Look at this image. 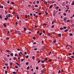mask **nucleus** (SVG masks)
<instances>
[{"label": "nucleus", "instance_id": "nucleus-1", "mask_svg": "<svg viewBox=\"0 0 74 74\" xmlns=\"http://www.w3.org/2000/svg\"><path fill=\"white\" fill-rule=\"evenodd\" d=\"M41 72L42 73H43V74H44V73H45V71L44 70H42L41 71Z\"/></svg>", "mask_w": 74, "mask_h": 74}, {"label": "nucleus", "instance_id": "nucleus-2", "mask_svg": "<svg viewBox=\"0 0 74 74\" xmlns=\"http://www.w3.org/2000/svg\"><path fill=\"white\" fill-rule=\"evenodd\" d=\"M67 20V19L66 18L64 17L63 18V21H66V20Z\"/></svg>", "mask_w": 74, "mask_h": 74}, {"label": "nucleus", "instance_id": "nucleus-3", "mask_svg": "<svg viewBox=\"0 0 74 74\" xmlns=\"http://www.w3.org/2000/svg\"><path fill=\"white\" fill-rule=\"evenodd\" d=\"M66 7L69 10L70 8L69 7V6H68L67 5H66Z\"/></svg>", "mask_w": 74, "mask_h": 74}, {"label": "nucleus", "instance_id": "nucleus-4", "mask_svg": "<svg viewBox=\"0 0 74 74\" xmlns=\"http://www.w3.org/2000/svg\"><path fill=\"white\" fill-rule=\"evenodd\" d=\"M53 7V5H51L49 7V9H50V8H52Z\"/></svg>", "mask_w": 74, "mask_h": 74}, {"label": "nucleus", "instance_id": "nucleus-5", "mask_svg": "<svg viewBox=\"0 0 74 74\" xmlns=\"http://www.w3.org/2000/svg\"><path fill=\"white\" fill-rule=\"evenodd\" d=\"M16 16H17V19H19V16H18V15L17 14Z\"/></svg>", "mask_w": 74, "mask_h": 74}, {"label": "nucleus", "instance_id": "nucleus-6", "mask_svg": "<svg viewBox=\"0 0 74 74\" xmlns=\"http://www.w3.org/2000/svg\"><path fill=\"white\" fill-rule=\"evenodd\" d=\"M44 3L45 5H47V2L45 1L44 2Z\"/></svg>", "mask_w": 74, "mask_h": 74}, {"label": "nucleus", "instance_id": "nucleus-7", "mask_svg": "<svg viewBox=\"0 0 74 74\" xmlns=\"http://www.w3.org/2000/svg\"><path fill=\"white\" fill-rule=\"evenodd\" d=\"M10 55L11 56H13V55H14V54H13V53H12L10 54Z\"/></svg>", "mask_w": 74, "mask_h": 74}, {"label": "nucleus", "instance_id": "nucleus-8", "mask_svg": "<svg viewBox=\"0 0 74 74\" xmlns=\"http://www.w3.org/2000/svg\"><path fill=\"white\" fill-rule=\"evenodd\" d=\"M59 6H57L55 8L56 9H58V10L59 9Z\"/></svg>", "mask_w": 74, "mask_h": 74}, {"label": "nucleus", "instance_id": "nucleus-9", "mask_svg": "<svg viewBox=\"0 0 74 74\" xmlns=\"http://www.w3.org/2000/svg\"><path fill=\"white\" fill-rule=\"evenodd\" d=\"M3 26L5 27H7V26H6V25L4 24H3Z\"/></svg>", "mask_w": 74, "mask_h": 74}, {"label": "nucleus", "instance_id": "nucleus-10", "mask_svg": "<svg viewBox=\"0 0 74 74\" xmlns=\"http://www.w3.org/2000/svg\"><path fill=\"white\" fill-rule=\"evenodd\" d=\"M18 34H19V35L21 34V33L20 32H18Z\"/></svg>", "mask_w": 74, "mask_h": 74}, {"label": "nucleus", "instance_id": "nucleus-11", "mask_svg": "<svg viewBox=\"0 0 74 74\" xmlns=\"http://www.w3.org/2000/svg\"><path fill=\"white\" fill-rule=\"evenodd\" d=\"M74 5V1H73L72 2V5Z\"/></svg>", "mask_w": 74, "mask_h": 74}, {"label": "nucleus", "instance_id": "nucleus-12", "mask_svg": "<svg viewBox=\"0 0 74 74\" xmlns=\"http://www.w3.org/2000/svg\"><path fill=\"white\" fill-rule=\"evenodd\" d=\"M63 28L64 29H66V28H67V27H66V26H64L63 27Z\"/></svg>", "mask_w": 74, "mask_h": 74}, {"label": "nucleus", "instance_id": "nucleus-13", "mask_svg": "<svg viewBox=\"0 0 74 74\" xmlns=\"http://www.w3.org/2000/svg\"><path fill=\"white\" fill-rule=\"evenodd\" d=\"M12 73H13V74H16V72H13Z\"/></svg>", "mask_w": 74, "mask_h": 74}, {"label": "nucleus", "instance_id": "nucleus-14", "mask_svg": "<svg viewBox=\"0 0 74 74\" xmlns=\"http://www.w3.org/2000/svg\"><path fill=\"white\" fill-rule=\"evenodd\" d=\"M69 36H73V34L71 33V34H69Z\"/></svg>", "mask_w": 74, "mask_h": 74}, {"label": "nucleus", "instance_id": "nucleus-15", "mask_svg": "<svg viewBox=\"0 0 74 74\" xmlns=\"http://www.w3.org/2000/svg\"><path fill=\"white\" fill-rule=\"evenodd\" d=\"M15 67L16 69H18V66H15Z\"/></svg>", "mask_w": 74, "mask_h": 74}, {"label": "nucleus", "instance_id": "nucleus-16", "mask_svg": "<svg viewBox=\"0 0 74 74\" xmlns=\"http://www.w3.org/2000/svg\"><path fill=\"white\" fill-rule=\"evenodd\" d=\"M45 13L46 15H48V13L47 12V11H45Z\"/></svg>", "mask_w": 74, "mask_h": 74}, {"label": "nucleus", "instance_id": "nucleus-17", "mask_svg": "<svg viewBox=\"0 0 74 74\" xmlns=\"http://www.w3.org/2000/svg\"><path fill=\"white\" fill-rule=\"evenodd\" d=\"M25 60V59H21V62H23V60Z\"/></svg>", "mask_w": 74, "mask_h": 74}, {"label": "nucleus", "instance_id": "nucleus-18", "mask_svg": "<svg viewBox=\"0 0 74 74\" xmlns=\"http://www.w3.org/2000/svg\"><path fill=\"white\" fill-rule=\"evenodd\" d=\"M25 17L26 18H27V15L26 14L25 16Z\"/></svg>", "mask_w": 74, "mask_h": 74}, {"label": "nucleus", "instance_id": "nucleus-19", "mask_svg": "<svg viewBox=\"0 0 74 74\" xmlns=\"http://www.w3.org/2000/svg\"><path fill=\"white\" fill-rule=\"evenodd\" d=\"M0 8H3V6L1 5L0 6Z\"/></svg>", "mask_w": 74, "mask_h": 74}, {"label": "nucleus", "instance_id": "nucleus-20", "mask_svg": "<svg viewBox=\"0 0 74 74\" xmlns=\"http://www.w3.org/2000/svg\"><path fill=\"white\" fill-rule=\"evenodd\" d=\"M32 59H35V56H34L32 57Z\"/></svg>", "mask_w": 74, "mask_h": 74}, {"label": "nucleus", "instance_id": "nucleus-21", "mask_svg": "<svg viewBox=\"0 0 74 74\" xmlns=\"http://www.w3.org/2000/svg\"><path fill=\"white\" fill-rule=\"evenodd\" d=\"M12 4H13V5H14L15 4V3H14L13 2H12Z\"/></svg>", "mask_w": 74, "mask_h": 74}, {"label": "nucleus", "instance_id": "nucleus-22", "mask_svg": "<svg viewBox=\"0 0 74 74\" xmlns=\"http://www.w3.org/2000/svg\"><path fill=\"white\" fill-rule=\"evenodd\" d=\"M24 31L25 32V31H26V28L25 27H24Z\"/></svg>", "mask_w": 74, "mask_h": 74}, {"label": "nucleus", "instance_id": "nucleus-23", "mask_svg": "<svg viewBox=\"0 0 74 74\" xmlns=\"http://www.w3.org/2000/svg\"><path fill=\"white\" fill-rule=\"evenodd\" d=\"M40 62H41V60H39L38 61V63H40Z\"/></svg>", "mask_w": 74, "mask_h": 74}, {"label": "nucleus", "instance_id": "nucleus-24", "mask_svg": "<svg viewBox=\"0 0 74 74\" xmlns=\"http://www.w3.org/2000/svg\"><path fill=\"white\" fill-rule=\"evenodd\" d=\"M55 22V21H53L52 22V25H53V23Z\"/></svg>", "mask_w": 74, "mask_h": 74}, {"label": "nucleus", "instance_id": "nucleus-25", "mask_svg": "<svg viewBox=\"0 0 74 74\" xmlns=\"http://www.w3.org/2000/svg\"><path fill=\"white\" fill-rule=\"evenodd\" d=\"M6 18L8 19V14H7V16H6Z\"/></svg>", "mask_w": 74, "mask_h": 74}, {"label": "nucleus", "instance_id": "nucleus-26", "mask_svg": "<svg viewBox=\"0 0 74 74\" xmlns=\"http://www.w3.org/2000/svg\"><path fill=\"white\" fill-rule=\"evenodd\" d=\"M9 39H10V38L8 37H7L6 38V40H9Z\"/></svg>", "mask_w": 74, "mask_h": 74}, {"label": "nucleus", "instance_id": "nucleus-27", "mask_svg": "<svg viewBox=\"0 0 74 74\" xmlns=\"http://www.w3.org/2000/svg\"><path fill=\"white\" fill-rule=\"evenodd\" d=\"M41 35H42V33H40V34H39V35L40 36Z\"/></svg>", "mask_w": 74, "mask_h": 74}, {"label": "nucleus", "instance_id": "nucleus-28", "mask_svg": "<svg viewBox=\"0 0 74 74\" xmlns=\"http://www.w3.org/2000/svg\"><path fill=\"white\" fill-rule=\"evenodd\" d=\"M7 33L8 34H10V31H8L7 32Z\"/></svg>", "mask_w": 74, "mask_h": 74}, {"label": "nucleus", "instance_id": "nucleus-29", "mask_svg": "<svg viewBox=\"0 0 74 74\" xmlns=\"http://www.w3.org/2000/svg\"><path fill=\"white\" fill-rule=\"evenodd\" d=\"M72 60V59H71V58H69V60L70 61H71Z\"/></svg>", "mask_w": 74, "mask_h": 74}, {"label": "nucleus", "instance_id": "nucleus-30", "mask_svg": "<svg viewBox=\"0 0 74 74\" xmlns=\"http://www.w3.org/2000/svg\"><path fill=\"white\" fill-rule=\"evenodd\" d=\"M53 42L54 43H56V40H54L53 41Z\"/></svg>", "mask_w": 74, "mask_h": 74}, {"label": "nucleus", "instance_id": "nucleus-31", "mask_svg": "<svg viewBox=\"0 0 74 74\" xmlns=\"http://www.w3.org/2000/svg\"><path fill=\"white\" fill-rule=\"evenodd\" d=\"M64 32H68V29H66L64 31Z\"/></svg>", "mask_w": 74, "mask_h": 74}, {"label": "nucleus", "instance_id": "nucleus-32", "mask_svg": "<svg viewBox=\"0 0 74 74\" xmlns=\"http://www.w3.org/2000/svg\"><path fill=\"white\" fill-rule=\"evenodd\" d=\"M63 28H62V27H61L60 28V30H63Z\"/></svg>", "mask_w": 74, "mask_h": 74}, {"label": "nucleus", "instance_id": "nucleus-33", "mask_svg": "<svg viewBox=\"0 0 74 74\" xmlns=\"http://www.w3.org/2000/svg\"><path fill=\"white\" fill-rule=\"evenodd\" d=\"M5 74H7V71H5Z\"/></svg>", "mask_w": 74, "mask_h": 74}, {"label": "nucleus", "instance_id": "nucleus-34", "mask_svg": "<svg viewBox=\"0 0 74 74\" xmlns=\"http://www.w3.org/2000/svg\"><path fill=\"white\" fill-rule=\"evenodd\" d=\"M63 15H64V16H66V13H64Z\"/></svg>", "mask_w": 74, "mask_h": 74}, {"label": "nucleus", "instance_id": "nucleus-35", "mask_svg": "<svg viewBox=\"0 0 74 74\" xmlns=\"http://www.w3.org/2000/svg\"><path fill=\"white\" fill-rule=\"evenodd\" d=\"M26 65H28V64H29V62H27L26 63Z\"/></svg>", "mask_w": 74, "mask_h": 74}, {"label": "nucleus", "instance_id": "nucleus-36", "mask_svg": "<svg viewBox=\"0 0 74 74\" xmlns=\"http://www.w3.org/2000/svg\"><path fill=\"white\" fill-rule=\"evenodd\" d=\"M33 40H36V38L35 37H33Z\"/></svg>", "mask_w": 74, "mask_h": 74}, {"label": "nucleus", "instance_id": "nucleus-37", "mask_svg": "<svg viewBox=\"0 0 74 74\" xmlns=\"http://www.w3.org/2000/svg\"><path fill=\"white\" fill-rule=\"evenodd\" d=\"M12 14H16V13H15V12L14 11L13 12Z\"/></svg>", "mask_w": 74, "mask_h": 74}, {"label": "nucleus", "instance_id": "nucleus-38", "mask_svg": "<svg viewBox=\"0 0 74 74\" xmlns=\"http://www.w3.org/2000/svg\"><path fill=\"white\" fill-rule=\"evenodd\" d=\"M29 58V56H28V55H27L26 56V58Z\"/></svg>", "mask_w": 74, "mask_h": 74}, {"label": "nucleus", "instance_id": "nucleus-39", "mask_svg": "<svg viewBox=\"0 0 74 74\" xmlns=\"http://www.w3.org/2000/svg\"><path fill=\"white\" fill-rule=\"evenodd\" d=\"M35 7H38V5H35Z\"/></svg>", "mask_w": 74, "mask_h": 74}, {"label": "nucleus", "instance_id": "nucleus-40", "mask_svg": "<svg viewBox=\"0 0 74 74\" xmlns=\"http://www.w3.org/2000/svg\"><path fill=\"white\" fill-rule=\"evenodd\" d=\"M51 61H52V59H50V60H49V62H51Z\"/></svg>", "mask_w": 74, "mask_h": 74}, {"label": "nucleus", "instance_id": "nucleus-41", "mask_svg": "<svg viewBox=\"0 0 74 74\" xmlns=\"http://www.w3.org/2000/svg\"><path fill=\"white\" fill-rule=\"evenodd\" d=\"M14 55H15V56H17V55H18V54L16 53V54H15Z\"/></svg>", "mask_w": 74, "mask_h": 74}, {"label": "nucleus", "instance_id": "nucleus-42", "mask_svg": "<svg viewBox=\"0 0 74 74\" xmlns=\"http://www.w3.org/2000/svg\"><path fill=\"white\" fill-rule=\"evenodd\" d=\"M45 30H44L43 31V33H45Z\"/></svg>", "mask_w": 74, "mask_h": 74}, {"label": "nucleus", "instance_id": "nucleus-43", "mask_svg": "<svg viewBox=\"0 0 74 74\" xmlns=\"http://www.w3.org/2000/svg\"><path fill=\"white\" fill-rule=\"evenodd\" d=\"M29 69V66H28L27 67V70H28Z\"/></svg>", "mask_w": 74, "mask_h": 74}, {"label": "nucleus", "instance_id": "nucleus-44", "mask_svg": "<svg viewBox=\"0 0 74 74\" xmlns=\"http://www.w3.org/2000/svg\"><path fill=\"white\" fill-rule=\"evenodd\" d=\"M24 54H25V55H26L27 54V52H25L24 53Z\"/></svg>", "mask_w": 74, "mask_h": 74}, {"label": "nucleus", "instance_id": "nucleus-45", "mask_svg": "<svg viewBox=\"0 0 74 74\" xmlns=\"http://www.w3.org/2000/svg\"><path fill=\"white\" fill-rule=\"evenodd\" d=\"M8 16L10 18V14H9L8 15Z\"/></svg>", "mask_w": 74, "mask_h": 74}, {"label": "nucleus", "instance_id": "nucleus-46", "mask_svg": "<svg viewBox=\"0 0 74 74\" xmlns=\"http://www.w3.org/2000/svg\"><path fill=\"white\" fill-rule=\"evenodd\" d=\"M37 49H38L37 48L34 49V50H35V51H36V50H37Z\"/></svg>", "mask_w": 74, "mask_h": 74}, {"label": "nucleus", "instance_id": "nucleus-47", "mask_svg": "<svg viewBox=\"0 0 74 74\" xmlns=\"http://www.w3.org/2000/svg\"><path fill=\"white\" fill-rule=\"evenodd\" d=\"M71 53H69V56H70V55H71Z\"/></svg>", "mask_w": 74, "mask_h": 74}, {"label": "nucleus", "instance_id": "nucleus-48", "mask_svg": "<svg viewBox=\"0 0 74 74\" xmlns=\"http://www.w3.org/2000/svg\"><path fill=\"white\" fill-rule=\"evenodd\" d=\"M10 65H12V63L11 62L10 64Z\"/></svg>", "mask_w": 74, "mask_h": 74}, {"label": "nucleus", "instance_id": "nucleus-49", "mask_svg": "<svg viewBox=\"0 0 74 74\" xmlns=\"http://www.w3.org/2000/svg\"><path fill=\"white\" fill-rule=\"evenodd\" d=\"M36 70H38V67H36Z\"/></svg>", "mask_w": 74, "mask_h": 74}, {"label": "nucleus", "instance_id": "nucleus-50", "mask_svg": "<svg viewBox=\"0 0 74 74\" xmlns=\"http://www.w3.org/2000/svg\"><path fill=\"white\" fill-rule=\"evenodd\" d=\"M60 73V70H59L58 71V74H59Z\"/></svg>", "mask_w": 74, "mask_h": 74}, {"label": "nucleus", "instance_id": "nucleus-51", "mask_svg": "<svg viewBox=\"0 0 74 74\" xmlns=\"http://www.w3.org/2000/svg\"><path fill=\"white\" fill-rule=\"evenodd\" d=\"M41 62L42 63H44V62L43 61H41Z\"/></svg>", "mask_w": 74, "mask_h": 74}, {"label": "nucleus", "instance_id": "nucleus-52", "mask_svg": "<svg viewBox=\"0 0 74 74\" xmlns=\"http://www.w3.org/2000/svg\"><path fill=\"white\" fill-rule=\"evenodd\" d=\"M39 15H41V13H38Z\"/></svg>", "mask_w": 74, "mask_h": 74}, {"label": "nucleus", "instance_id": "nucleus-53", "mask_svg": "<svg viewBox=\"0 0 74 74\" xmlns=\"http://www.w3.org/2000/svg\"><path fill=\"white\" fill-rule=\"evenodd\" d=\"M7 19H8V18H5V20H7Z\"/></svg>", "mask_w": 74, "mask_h": 74}, {"label": "nucleus", "instance_id": "nucleus-54", "mask_svg": "<svg viewBox=\"0 0 74 74\" xmlns=\"http://www.w3.org/2000/svg\"><path fill=\"white\" fill-rule=\"evenodd\" d=\"M74 24H73L72 25V27H74Z\"/></svg>", "mask_w": 74, "mask_h": 74}, {"label": "nucleus", "instance_id": "nucleus-55", "mask_svg": "<svg viewBox=\"0 0 74 74\" xmlns=\"http://www.w3.org/2000/svg\"><path fill=\"white\" fill-rule=\"evenodd\" d=\"M53 27H54V25H52V28H53Z\"/></svg>", "mask_w": 74, "mask_h": 74}, {"label": "nucleus", "instance_id": "nucleus-56", "mask_svg": "<svg viewBox=\"0 0 74 74\" xmlns=\"http://www.w3.org/2000/svg\"><path fill=\"white\" fill-rule=\"evenodd\" d=\"M37 4H39V1H37Z\"/></svg>", "mask_w": 74, "mask_h": 74}, {"label": "nucleus", "instance_id": "nucleus-57", "mask_svg": "<svg viewBox=\"0 0 74 74\" xmlns=\"http://www.w3.org/2000/svg\"><path fill=\"white\" fill-rule=\"evenodd\" d=\"M33 15L34 16H36V14H34Z\"/></svg>", "mask_w": 74, "mask_h": 74}, {"label": "nucleus", "instance_id": "nucleus-58", "mask_svg": "<svg viewBox=\"0 0 74 74\" xmlns=\"http://www.w3.org/2000/svg\"><path fill=\"white\" fill-rule=\"evenodd\" d=\"M7 3H8V4H10V1H8L7 2Z\"/></svg>", "mask_w": 74, "mask_h": 74}, {"label": "nucleus", "instance_id": "nucleus-59", "mask_svg": "<svg viewBox=\"0 0 74 74\" xmlns=\"http://www.w3.org/2000/svg\"><path fill=\"white\" fill-rule=\"evenodd\" d=\"M68 11H69V10L67 9V10H66L65 11H66V12H67Z\"/></svg>", "mask_w": 74, "mask_h": 74}, {"label": "nucleus", "instance_id": "nucleus-60", "mask_svg": "<svg viewBox=\"0 0 74 74\" xmlns=\"http://www.w3.org/2000/svg\"><path fill=\"white\" fill-rule=\"evenodd\" d=\"M16 64H17V65H19V64H18V63H16Z\"/></svg>", "mask_w": 74, "mask_h": 74}, {"label": "nucleus", "instance_id": "nucleus-61", "mask_svg": "<svg viewBox=\"0 0 74 74\" xmlns=\"http://www.w3.org/2000/svg\"><path fill=\"white\" fill-rule=\"evenodd\" d=\"M5 13L6 14H7V12L6 11H5Z\"/></svg>", "mask_w": 74, "mask_h": 74}, {"label": "nucleus", "instance_id": "nucleus-62", "mask_svg": "<svg viewBox=\"0 0 74 74\" xmlns=\"http://www.w3.org/2000/svg\"><path fill=\"white\" fill-rule=\"evenodd\" d=\"M59 36H61V34H58Z\"/></svg>", "mask_w": 74, "mask_h": 74}, {"label": "nucleus", "instance_id": "nucleus-63", "mask_svg": "<svg viewBox=\"0 0 74 74\" xmlns=\"http://www.w3.org/2000/svg\"><path fill=\"white\" fill-rule=\"evenodd\" d=\"M42 44H44V41H42Z\"/></svg>", "mask_w": 74, "mask_h": 74}, {"label": "nucleus", "instance_id": "nucleus-64", "mask_svg": "<svg viewBox=\"0 0 74 74\" xmlns=\"http://www.w3.org/2000/svg\"><path fill=\"white\" fill-rule=\"evenodd\" d=\"M36 44V42H34L33 43L34 44Z\"/></svg>", "mask_w": 74, "mask_h": 74}]
</instances>
